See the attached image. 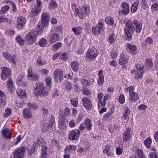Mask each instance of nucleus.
Wrapping results in <instances>:
<instances>
[{"label":"nucleus","instance_id":"nucleus-60","mask_svg":"<svg viewBox=\"0 0 158 158\" xmlns=\"http://www.w3.org/2000/svg\"><path fill=\"white\" fill-rule=\"evenodd\" d=\"M103 152L106 154L108 156H111V154L110 153V148H105L103 149Z\"/></svg>","mask_w":158,"mask_h":158},{"label":"nucleus","instance_id":"nucleus-1","mask_svg":"<svg viewBox=\"0 0 158 158\" xmlns=\"http://www.w3.org/2000/svg\"><path fill=\"white\" fill-rule=\"evenodd\" d=\"M49 17L48 14L46 12H44L42 15L41 21L39 22L36 27L37 29L40 31H36L34 30H31L26 36V40L29 43L32 44L34 43L37 39V36L40 35L44 28L48 26Z\"/></svg>","mask_w":158,"mask_h":158},{"label":"nucleus","instance_id":"nucleus-24","mask_svg":"<svg viewBox=\"0 0 158 158\" xmlns=\"http://www.w3.org/2000/svg\"><path fill=\"white\" fill-rule=\"evenodd\" d=\"M133 23L134 26L135 27V31L138 33L140 32L142 29V24L136 20H134Z\"/></svg>","mask_w":158,"mask_h":158},{"label":"nucleus","instance_id":"nucleus-56","mask_svg":"<svg viewBox=\"0 0 158 158\" xmlns=\"http://www.w3.org/2000/svg\"><path fill=\"white\" fill-rule=\"evenodd\" d=\"M6 104V102L4 98H0V108L4 107Z\"/></svg>","mask_w":158,"mask_h":158},{"label":"nucleus","instance_id":"nucleus-41","mask_svg":"<svg viewBox=\"0 0 158 158\" xmlns=\"http://www.w3.org/2000/svg\"><path fill=\"white\" fill-rule=\"evenodd\" d=\"M76 148L77 147L76 146L74 145H70L65 148L64 151L66 153H67L71 151L75 150Z\"/></svg>","mask_w":158,"mask_h":158},{"label":"nucleus","instance_id":"nucleus-30","mask_svg":"<svg viewBox=\"0 0 158 158\" xmlns=\"http://www.w3.org/2000/svg\"><path fill=\"white\" fill-rule=\"evenodd\" d=\"M2 136L6 139H10L11 138V132L7 129L4 130L2 132Z\"/></svg>","mask_w":158,"mask_h":158},{"label":"nucleus","instance_id":"nucleus-33","mask_svg":"<svg viewBox=\"0 0 158 158\" xmlns=\"http://www.w3.org/2000/svg\"><path fill=\"white\" fill-rule=\"evenodd\" d=\"M7 84L9 90L11 93H12L13 89L15 87L14 85L13 81L12 79H9L7 81Z\"/></svg>","mask_w":158,"mask_h":158},{"label":"nucleus","instance_id":"nucleus-8","mask_svg":"<svg viewBox=\"0 0 158 158\" xmlns=\"http://www.w3.org/2000/svg\"><path fill=\"white\" fill-rule=\"evenodd\" d=\"M26 149V147H23L15 150L14 152V158H24Z\"/></svg>","mask_w":158,"mask_h":158},{"label":"nucleus","instance_id":"nucleus-23","mask_svg":"<svg viewBox=\"0 0 158 158\" xmlns=\"http://www.w3.org/2000/svg\"><path fill=\"white\" fill-rule=\"evenodd\" d=\"M133 151L135 154L137 155L139 158H146L142 151L138 147H134Z\"/></svg>","mask_w":158,"mask_h":158},{"label":"nucleus","instance_id":"nucleus-38","mask_svg":"<svg viewBox=\"0 0 158 158\" xmlns=\"http://www.w3.org/2000/svg\"><path fill=\"white\" fill-rule=\"evenodd\" d=\"M116 39V36L114 33H112L109 35L108 38L109 42L110 44L114 43Z\"/></svg>","mask_w":158,"mask_h":158},{"label":"nucleus","instance_id":"nucleus-11","mask_svg":"<svg viewBox=\"0 0 158 158\" xmlns=\"http://www.w3.org/2000/svg\"><path fill=\"white\" fill-rule=\"evenodd\" d=\"M80 134V132L78 130H73L70 132L69 135V138L71 140H77L79 138Z\"/></svg>","mask_w":158,"mask_h":158},{"label":"nucleus","instance_id":"nucleus-54","mask_svg":"<svg viewBox=\"0 0 158 158\" xmlns=\"http://www.w3.org/2000/svg\"><path fill=\"white\" fill-rule=\"evenodd\" d=\"M118 55V53L114 50H112L110 53V56L111 58H115Z\"/></svg>","mask_w":158,"mask_h":158},{"label":"nucleus","instance_id":"nucleus-17","mask_svg":"<svg viewBox=\"0 0 158 158\" xmlns=\"http://www.w3.org/2000/svg\"><path fill=\"white\" fill-rule=\"evenodd\" d=\"M82 101L84 107L87 110H90L92 107V105L91 100L86 97L82 98Z\"/></svg>","mask_w":158,"mask_h":158},{"label":"nucleus","instance_id":"nucleus-59","mask_svg":"<svg viewBox=\"0 0 158 158\" xmlns=\"http://www.w3.org/2000/svg\"><path fill=\"white\" fill-rule=\"evenodd\" d=\"M98 108L103 107L105 106L106 102L105 101L102 102V100H98Z\"/></svg>","mask_w":158,"mask_h":158},{"label":"nucleus","instance_id":"nucleus-22","mask_svg":"<svg viewBox=\"0 0 158 158\" xmlns=\"http://www.w3.org/2000/svg\"><path fill=\"white\" fill-rule=\"evenodd\" d=\"M26 21V18L23 16H20L18 20L17 27L19 28H22L25 24Z\"/></svg>","mask_w":158,"mask_h":158},{"label":"nucleus","instance_id":"nucleus-13","mask_svg":"<svg viewBox=\"0 0 158 158\" xmlns=\"http://www.w3.org/2000/svg\"><path fill=\"white\" fill-rule=\"evenodd\" d=\"M119 13L120 14H128L130 11L129 5L126 2L121 4Z\"/></svg>","mask_w":158,"mask_h":158},{"label":"nucleus","instance_id":"nucleus-63","mask_svg":"<svg viewBox=\"0 0 158 158\" xmlns=\"http://www.w3.org/2000/svg\"><path fill=\"white\" fill-rule=\"evenodd\" d=\"M145 42L146 44H151L153 43V40L151 37H148L146 39Z\"/></svg>","mask_w":158,"mask_h":158},{"label":"nucleus","instance_id":"nucleus-18","mask_svg":"<svg viewBox=\"0 0 158 158\" xmlns=\"http://www.w3.org/2000/svg\"><path fill=\"white\" fill-rule=\"evenodd\" d=\"M127 51L132 55H135L137 53V48L134 45L127 44L126 45Z\"/></svg>","mask_w":158,"mask_h":158},{"label":"nucleus","instance_id":"nucleus-12","mask_svg":"<svg viewBox=\"0 0 158 158\" xmlns=\"http://www.w3.org/2000/svg\"><path fill=\"white\" fill-rule=\"evenodd\" d=\"M131 130V128L130 127L126 128L123 135V141L127 142L131 139L132 136Z\"/></svg>","mask_w":158,"mask_h":158},{"label":"nucleus","instance_id":"nucleus-46","mask_svg":"<svg viewBox=\"0 0 158 158\" xmlns=\"http://www.w3.org/2000/svg\"><path fill=\"white\" fill-rule=\"evenodd\" d=\"M60 36L57 34H54L52 36L51 41L52 43H54L59 40Z\"/></svg>","mask_w":158,"mask_h":158},{"label":"nucleus","instance_id":"nucleus-7","mask_svg":"<svg viewBox=\"0 0 158 158\" xmlns=\"http://www.w3.org/2000/svg\"><path fill=\"white\" fill-rule=\"evenodd\" d=\"M98 54L99 52L97 50L89 48L86 53L85 58L87 60H94Z\"/></svg>","mask_w":158,"mask_h":158},{"label":"nucleus","instance_id":"nucleus-37","mask_svg":"<svg viewBox=\"0 0 158 158\" xmlns=\"http://www.w3.org/2000/svg\"><path fill=\"white\" fill-rule=\"evenodd\" d=\"M139 3V1H136L132 3L131 7V12L134 13L136 11Z\"/></svg>","mask_w":158,"mask_h":158},{"label":"nucleus","instance_id":"nucleus-27","mask_svg":"<svg viewBox=\"0 0 158 158\" xmlns=\"http://www.w3.org/2000/svg\"><path fill=\"white\" fill-rule=\"evenodd\" d=\"M71 66L74 72L77 71L79 69V63L77 61H73L71 63Z\"/></svg>","mask_w":158,"mask_h":158},{"label":"nucleus","instance_id":"nucleus-51","mask_svg":"<svg viewBox=\"0 0 158 158\" xmlns=\"http://www.w3.org/2000/svg\"><path fill=\"white\" fill-rule=\"evenodd\" d=\"M55 118L53 116H51L50 118V126H52L53 128H55Z\"/></svg>","mask_w":158,"mask_h":158},{"label":"nucleus","instance_id":"nucleus-53","mask_svg":"<svg viewBox=\"0 0 158 158\" xmlns=\"http://www.w3.org/2000/svg\"><path fill=\"white\" fill-rule=\"evenodd\" d=\"M151 9L153 11L158 10V2H156L152 5Z\"/></svg>","mask_w":158,"mask_h":158},{"label":"nucleus","instance_id":"nucleus-32","mask_svg":"<svg viewBox=\"0 0 158 158\" xmlns=\"http://www.w3.org/2000/svg\"><path fill=\"white\" fill-rule=\"evenodd\" d=\"M18 96L20 97L25 98L26 97V91L24 89H19L16 91Z\"/></svg>","mask_w":158,"mask_h":158},{"label":"nucleus","instance_id":"nucleus-44","mask_svg":"<svg viewBox=\"0 0 158 158\" xmlns=\"http://www.w3.org/2000/svg\"><path fill=\"white\" fill-rule=\"evenodd\" d=\"M16 41L21 46H23L24 44V41L21 36L18 35L16 37Z\"/></svg>","mask_w":158,"mask_h":158},{"label":"nucleus","instance_id":"nucleus-47","mask_svg":"<svg viewBox=\"0 0 158 158\" xmlns=\"http://www.w3.org/2000/svg\"><path fill=\"white\" fill-rule=\"evenodd\" d=\"M39 45L42 47L45 46L47 44V41L45 38H42L39 42Z\"/></svg>","mask_w":158,"mask_h":158},{"label":"nucleus","instance_id":"nucleus-48","mask_svg":"<svg viewBox=\"0 0 158 158\" xmlns=\"http://www.w3.org/2000/svg\"><path fill=\"white\" fill-rule=\"evenodd\" d=\"M58 6V4L56 2V0H51L50 2V8H56Z\"/></svg>","mask_w":158,"mask_h":158},{"label":"nucleus","instance_id":"nucleus-15","mask_svg":"<svg viewBox=\"0 0 158 158\" xmlns=\"http://www.w3.org/2000/svg\"><path fill=\"white\" fill-rule=\"evenodd\" d=\"M28 77L29 79L31 81H36L39 79V76L36 73H33L32 68L30 67L28 70Z\"/></svg>","mask_w":158,"mask_h":158},{"label":"nucleus","instance_id":"nucleus-64","mask_svg":"<svg viewBox=\"0 0 158 158\" xmlns=\"http://www.w3.org/2000/svg\"><path fill=\"white\" fill-rule=\"evenodd\" d=\"M150 158H158V154H156L155 152H151L149 154Z\"/></svg>","mask_w":158,"mask_h":158},{"label":"nucleus","instance_id":"nucleus-62","mask_svg":"<svg viewBox=\"0 0 158 158\" xmlns=\"http://www.w3.org/2000/svg\"><path fill=\"white\" fill-rule=\"evenodd\" d=\"M81 83L84 86H87L89 85V82L88 80L84 78L81 79Z\"/></svg>","mask_w":158,"mask_h":158},{"label":"nucleus","instance_id":"nucleus-6","mask_svg":"<svg viewBox=\"0 0 158 158\" xmlns=\"http://www.w3.org/2000/svg\"><path fill=\"white\" fill-rule=\"evenodd\" d=\"M136 70H133L131 71L132 73H135V75L134 78L136 79H141L144 73V70L143 69V65L137 64L136 65Z\"/></svg>","mask_w":158,"mask_h":158},{"label":"nucleus","instance_id":"nucleus-3","mask_svg":"<svg viewBox=\"0 0 158 158\" xmlns=\"http://www.w3.org/2000/svg\"><path fill=\"white\" fill-rule=\"evenodd\" d=\"M135 89V87L133 86L125 88V92L129 93V101L131 103L136 102L139 99L138 94L134 91Z\"/></svg>","mask_w":158,"mask_h":158},{"label":"nucleus","instance_id":"nucleus-49","mask_svg":"<svg viewBox=\"0 0 158 158\" xmlns=\"http://www.w3.org/2000/svg\"><path fill=\"white\" fill-rule=\"evenodd\" d=\"M28 106L32 109L36 110L39 108V106L35 104L28 103H27Z\"/></svg>","mask_w":158,"mask_h":158},{"label":"nucleus","instance_id":"nucleus-58","mask_svg":"<svg viewBox=\"0 0 158 158\" xmlns=\"http://www.w3.org/2000/svg\"><path fill=\"white\" fill-rule=\"evenodd\" d=\"M65 86L66 89L69 91H70L72 88L71 84L69 82H67L65 84Z\"/></svg>","mask_w":158,"mask_h":158},{"label":"nucleus","instance_id":"nucleus-16","mask_svg":"<svg viewBox=\"0 0 158 158\" xmlns=\"http://www.w3.org/2000/svg\"><path fill=\"white\" fill-rule=\"evenodd\" d=\"M81 14L80 18L83 19L87 16H89L90 12V10L89 6H85L81 9Z\"/></svg>","mask_w":158,"mask_h":158},{"label":"nucleus","instance_id":"nucleus-14","mask_svg":"<svg viewBox=\"0 0 158 158\" xmlns=\"http://www.w3.org/2000/svg\"><path fill=\"white\" fill-rule=\"evenodd\" d=\"M2 55L9 62L13 63L14 64H16V61L15 60L16 59L15 55L12 56L7 52H3Z\"/></svg>","mask_w":158,"mask_h":158},{"label":"nucleus","instance_id":"nucleus-20","mask_svg":"<svg viewBox=\"0 0 158 158\" xmlns=\"http://www.w3.org/2000/svg\"><path fill=\"white\" fill-rule=\"evenodd\" d=\"M63 72L62 70L60 69H57L54 72V75L55 78L56 79L59 78L60 82L61 81L63 78Z\"/></svg>","mask_w":158,"mask_h":158},{"label":"nucleus","instance_id":"nucleus-40","mask_svg":"<svg viewBox=\"0 0 158 158\" xmlns=\"http://www.w3.org/2000/svg\"><path fill=\"white\" fill-rule=\"evenodd\" d=\"M114 112V109L112 108L110 109V111L108 112L103 117V119L104 120H107L110 116Z\"/></svg>","mask_w":158,"mask_h":158},{"label":"nucleus","instance_id":"nucleus-52","mask_svg":"<svg viewBox=\"0 0 158 158\" xmlns=\"http://www.w3.org/2000/svg\"><path fill=\"white\" fill-rule=\"evenodd\" d=\"M71 102L73 105L74 107H76L78 103V98H73L71 100Z\"/></svg>","mask_w":158,"mask_h":158},{"label":"nucleus","instance_id":"nucleus-35","mask_svg":"<svg viewBox=\"0 0 158 158\" xmlns=\"http://www.w3.org/2000/svg\"><path fill=\"white\" fill-rule=\"evenodd\" d=\"M10 9V7L8 5H5L1 7L0 10V15L6 13Z\"/></svg>","mask_w":158,"mask_h":158},{"label":"nucleus","instance_id":"nucleus-45","mask_svg":"<svg viewBox=\"0 0 158 158\" xmlns=\"http://www.w3.org/2000/svg\"><path fill=\"white\" fill-rule=\"evenodd\" d=\"M11 112V110L10 108H7L5 110V112L3 113V116L4 117L7 118L10 115Z\"/></svg>","mask_w":158,"mask_h":158},{"label":"nucleus","instance_id":"nucleus-19","mask_svg":"<svg viewBox=\"0 0 158 158\" xmlns=\"http://www.w3.org/2000/svg\"><path fill=\"white\" fill-rule=\"evenodd\" d=\"M67 125L66 119L63 116H61L59 121V128L60 129H64L66 128Z\"/></svg>","mask_w":158,"mask_h":158},{"label":"nucleus","instance_id":"nucleus-61","mask_svg":"<svg viewBox=\"0 0 158 158\" xmlns=\"http://www.w3.org/2000/svg\"><path fill=\"white\" fill-rule=\"evenodd\" d=\"M123 149L119 147H117L116 149V154L118 155L122 154L123 153Z\"/></svg>","mask_w":158,"mask_h":158},{"label":"nucleus","instance_id":"nucleus-5","mask_svg":"<svg viewBox=\"0 0 158 158\" xmlns=\"http://www.w3.org/2000/svg\"><path fill=\"white\" fill-rule=\"evenodd\" d=\"M124 29L125 34L127 36V40H131L132 38V35L134 32L133 26L131 21L130 20L128 21Z\"/></svg>","mask_w":158,"mask_h":158},{"label":"nucleus","instance_id":"nucleus-42","mask_svg":"<svg viewBox=\"0 0 158 158\" xmlns=\"http://www.w3.org/2000/svg\"><path fill=\"white\" fill-rule=\"evenodd\" d=\"M153 64L151 60L150 59H147L146 60L145 62V67H146L149 69L152 67Z\"/></svg>","mask_w":158,"mask_h":158},{"label":"nucleus","instance_id":"nucleus-31","mask_svg":"<svg viewBox=\"0 0 158 158\" xmlns=\"http://www.w3.org/2000/svg\"><path fill=\"white\" fill-rule=\"evenodd\" d=\"M84 122L87 130L89 131L91 130L92 124L89 118H86Z\"/></svg>","mask_w":158,"mask_h":158},{"label":"nucleus","instance_id":"nucleus-43","mask_svg":"<svg viewBox=\"0 0 158 158\" xmlns=\"http://www.w3.org/2000/svg\"><path fill=\"white\" fill-rule=\"evenodd\" d=\"M47 63L46 60L42 59L41 57H39L37 60V64L39 66L43 65Z\"/></svg>","mask_w":158,"mask_h":158},{"label":"nucleus","instance_id":"nucleus-34","mask_svg":"<svg viewBox=\"0 0 158 158\" xmlns=\"http://www.w3.org/2000/svg\"><path fill=\"white\" fill-rule=\"evenodd\" d=\"M144 143L145 146L148 148H150L152 143V139L150 137H148L144 140Z\"/></svg>","mask_w":158,"mask_h":158},{"label":"nucleus","instance_id":"nucleus-57","mask_svg":"<svg viewBox=\"0 0 158 158\" xmlns=\"http://www.w3.org/2000/svg\"><path fill=\"white\" fill-rule=\"evenodd\" d=\"M86 128L85 125L84 123H81L79 126L78 129L80 131L82 132V131Z\"/></svg>","mask_w":158,"mask_h":158},{"label":"nucleus","instance_id":"nucleus-39","mask_svg":"<svg viewBox=\"0 0 158 158\" xmlns=\"http://www.w3.org/2000/svg\"><path fill=\"white\" fill-rule=\"evenodd\" d=\"M105 21L106 23L109 25H112L114 24V20L110 16L107 17L105 19Z\"/></svg>","mask_w":158,"mask_h":158},{"label":"nucleus","instance_id":"nucleus-21","mask_svg":"<svg viewBox=\"0 0 158 158\" xmlns=\"http://www.w3.org/2000/svg\"><path fill=\"white\" fill-rule=\"evenodd\" d=\"M129 57L127 55L122 54L119 60V64L120 65H123L127 64L128 61Z\"/></svg>","mask_w":158,"mask_h":158},{"label":"nucleus","instance_id":"nucleus-29","mask_svg":"<svg viewBox=\"0 0 158 158\" xmlns=\"http://www.w3.org/2000/svg\"><path fill=\"white\" fill-rule=\"evenodd\" d=\"M83 28L82 26H78L77 27L72 28V30L75 35H78L81 34Z\"/></svg>","mask_w":158,"mask_h":158},{"label":"nucleus","instance_id":"nucleus-28","mask_svg":"<svg viewBox=\"0 0 158 158\" xmlns=\"http://www.w3.org/2000/svg\"><path fill=\"white\" fill-rule=\"evenodd\" d=\"M24 77L23 75H21L18 77L16 81L17 85L20 86L26 85V82L24 81Z\"/></svg>","mask_w":158,"mask_h":158},{"label":"nucleus","instance_id":"nucleus-36","mask_svg":"<svg viewBox=\"0 0 158 158\" xmlns=\"http://www.w3.org/2000/svg\"><path fill=\"white\" fill-rule=\"evenodd\" d=\"M76 4L73 3L72 4V9H73L74 11V15L76 16H79L80 18V14H81V11L76 8Z\"/></svg>","mask_w":158,"mask_h":158},{"label":"nucleus","instance_id":"nucleus-9","mask_svg":"<svg viewBox=\"0 0 158 158\" xmlns=\"http://www.w3.org/2000/svg\"><path fill=\"white\" fill-rule=\"evenodd\" d=\"M2 72L1 73V79L3 80H6L11 75V70L9 68L7 67H2Z\"/></svg>","mask_w":158,"mask_h":158},{"label":"nucleus","instance_id":"nucleus-2","mask_svg":"<svg viewBox=\"0 0 158 158\" xmlns=\"http://www.w3.org/2000/svg\"><path fill=\"white\" fill-rule=\"evenodd\" d=\"M34 92L37 96H46L48 93V90L43 87V84L41 82H37L34 86Z\"/></svg>","mask_w":158,"mask_h":158},{"label":"nucleus","instance_id":"nucleus-55","mask_svg":"<svg viewBox=\"0 0 158 158\" xmlns=\"http://www.w3.org/2000/svg\"><path fill=\"white\" fill-rule=\"evenodd\" d=\"M119 100L120 103L121 104H123L125 102V96L123 94H120L119 98Z\"/></svg>","mask_w":158,"mask_h":158},{"label":"nucleus","instance_id":"nucleus-4","mask_svg":"<svg viewBox=\"0 0 158 158\" xmlns=\"http://www.w3.org/2000/svg\"><path fill=\"white\" fill-rule=\"evenodd\" d=\"M104 29V20L102 19H99L97 26L96 27H92V31L95 35H96L98 34H103Z\"/></svg>","mask_w":158,"mask_h":158},{"label":"nucleus","instance_id":"nucleus-26","mask_svg":"<svg viewBox=\"0 0 158 158\" xmlns=\"http://www.w3.org/2000/svg\"><path fill=\"white\" fill-rule=\"evenodd\" d=\"M23 114L25 118H30L32 117L31 111L28 108L24 109L23 111Z\"/></svg>","mask_w":158,"mask_h":158},{"label":"nucleus","instance_id":"nucleus-10","mask_svg":"<svg viewBox=\"0 0 158 158\" xmlns=\"http://www.w3.org/2000/svg\"><path fill=\"white\" fill-rule=\"evenodd\" d=\"M42 2L40 0H37V7L33 9L30 14V15L32 16H34L39 14L41 10V5Z\"/></svg>","mask_w":158,"mask_h":158},{"label":"nucleus","instance_id":"nucleus-50","mask_svg":"<svg viewBox=\"0 0 158 158\" xmlns=\"http://www.w3.org/2000/svg\"><path fill=\"white\" fill-rule=\"evenodd\" d=\"M62 44L60 42H58L54 44L53 47L54 51H56L62 47Z\"/></svg>","mask_w":158,"mask_h":158},{"label":"nucleus","instance_id":"nucleus-25","mask_svg":"<svg viewBox=\"0 0 158 158\" xmlns=\"http://www.w3.org/2000/svg\"><path fill=\"white\" fill-rule=\"evenodd\" d=\"M98 76V84L99 85H102L104 83V77L103 75V71L102 70H100L99 71Z\"/></svg>","mask_w":158,"mask_h":158}]
</instances>
